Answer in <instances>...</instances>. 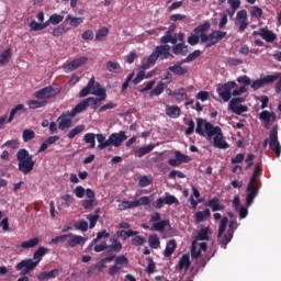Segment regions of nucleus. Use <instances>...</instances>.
Returning <instances> with one entry per match:
<instances>
[{
    "instance_id": "1",
    "label": "nucleus",
    "mask_w": 281,
    "mask_h": 281,
    "mask_svg": "<svg viewBox=\"0 0 281 281\" xmlns=\"http://www.w3.org/2000/svg\"><path fill=\"white\" fill-rule=\"evenodd\" d=\"M91 93L92 95H97L98 99L93 97L87 98ZM80 98L85 99L87 106H92V109H98L100 106V102H104L106 100V90L100 86V82H95V77H92L87 86L80 90Z\"/></svg>"
},
{
    "instance_id": "2",
    "label": "nucleus",
    "mask_w": 281,
    "mask_h": 281,
    "mask_svg": "<svg viewBox=\"0 0 281 281\" xmlns=\"http://www.w3.org/2000/svg\"><path fill=\"white\" fill-rule=\"evenodd\" d=\"M258 172H262V162H258L255 166L252 176L248 182L246 192V205L247 207H251L254 205V200L258 196V192L260 190V175Z\"/></svg>"
},
{
    "instance_id": "3",
    "label": "nucleus",
    "mask_w": 281,
    "mask_h": 281,
    "mask_svg": "<svg viewBox=\"0 0 281 281\" xmlns=\"http://www.w3.org/2000/svg\"><path fill=\"white\" fill-rule=\"evenodd\" d=\"M227 223L228 224V229H227ZM227 229V231H226ZM238 229V223L236 221H231L227 217H223L220 222L218 226V233H217V238H220V245H222L223 249H227V245L232 243V238H234V232ZM226 231V233H225ZM224 234V236H223Z\"/></svg>"
},
{
    "instance_id": "4",
    "label": "nucleus",
    "mask_w": 281,
    "mask_h": 281,
    "mask_svg": "<svg viewBox=\"0 0 281 281\" xmlns=\"http://www.w3.org/2000/svg\"><path fill=\"white\" fill-rule=\"evenodd\" d=\"M205 133L209 139L213 138L214 148H220V150H227L229 144L225 140L223 135V130L220 126H214L212 123H205Z\"/></svg>"
},
{
    "instance_id": "5",
    "label": "nucleus",
    "mask_w": 281,
    "mask_h": 281,
    "mask_svg": "<svg viewBox=\"0 0 281 281\" xmlns=\"http://www.w3.org/2000/svg\"><path fill=\"white\" fill-rule=\"evenodd\" d=\"M18 161V170L22 175H30L32 170H34V166H36V161L34 160V156L30 154V151L25 148H21L15 154Z\"/></svg>"
},
{
    "instance_id": "6",
    "label": "nucleus",
    "mask_w": 281,
    "mask_h": 281,
    "mask_svg": "<svg viewBox=\"0 0 281 281\" xmlns=\"http://www.w3.org/2000/svg\"><path fill=\"white\" fill-rule=\"evenodd\" d=\"M170 45H159L156 46L153 53L149 55L147 61L142 65L143 71H146V69H150L157 63V59L161 60H168V58H175L172 54H170Z\"/></svg>"
},
{
    "instance_id": "7",
    "label": "nucleus",
    "mask_w": 281,
    "mask_h": 281,
    "mask_svg": "<svg viewBox=\"0 0 281 281\" xmlns=\"http://www.w3.org/2000/svg\"><path fill=\"white\" fill-rule=\"evenodd\" d=\"M60 91H63L60 85H50L35 91L33 98H36V100H52V98H56Z\"/></svg>"
},
{
    "instance_id": "8",
    "label": "nucleus",
    "mask_w": 281,
    "mask_h": 281,
    "mask_svg": "<svg viewBox=\"0 0 281 281\" xmlns=\"http://www.w3.org/2000/svg\"><path fill=\"white\" fill-rule=\"evenodd\" d=\"M227 36V32L213 31L211 34H200L201 43H206L205 47H214L217 43H221L223 38Z\"/></svg>"
},
{
    "instance_id": "9",
    "label": "nucleus",
    "mask_w": 281,
    "mask_h": 281,
    "mask_svg": "<svg viewBox=\"0 0 281 281\" xmlns=\"http://www.w3.org/2000/svg\"><path fill=\"white\" fill-rule=\"evenodd\" d=\"M269 148L274 153L276 157H280L281 155V145L280 140H278V125L273 126L269 133Z\"/></svg>"
},
{
    "instance_id": "10",
    "label": "nucleus",
    "mask_w": 281,
    "mask_h": 281,
    "mask_svg": "<svg viewBox=\"0 0 281 281\" xmlns=\"http://www.w3.org/2000/svg\"><path fill=\"white\" fill-rule=\"evenodd\" d=\"M236 81H228L217 88V93L224 102H229L232 100V89H236Z\"/></svg>"
},
{
    "instance_id": "11",
    "label": "nucleus",
    "mask_w": 281,
    "mask_h": 281,
    "mask_svg": "<svg viewBox=\"0 0 281 281\" xmlns=\"http://www.w3.org/2000/svg\"><path fill=\"white\" fill-rule=\"evenodd\" d=\"M57 124L59 131H67V128H71V126H74V115H71L69 111L63 112L57 119Z\"/></svg>"
},
{
    "instance_id": "12",
    "label": "nucleus",
    "mask_w": 281,
    "mask_h": 281,
    "mask_svg": "<svg viewBox=\"0 0 281 281\" xmlns=\"http://www.w3.org/2000/svg\"><path fill=\"white\" fill-rule=\"evenodd\" d=\"M36 267V262H34L32 259H23L15 266V270L21 271L20 276H27V273L34 271Z\"/></svg>"
},
{
    "instance_id": "13",
    "label": "nucleus",
    "mask_w": 281,
    "mask_h": 281,
    "mask_svg": "<svg viewBox=\"0 0 281 281\" xmlns=\"http://www.w3.org/2000/svg\"><path fill=\"white\" fill-rule=\"evenodd\" d=\"M243 102H245V98H233L229 102L231 111H233L236 115H243V113H246V111H248L247 105H238L243 104Z\"/></svg>"
},
{
    "instance_id": "14",
    "label": "nucleus",
    "mask_w": 281,
    "mask_h": 281,
    "mask_svg": "<svg viewBox=\"0 0 281 281\" xmlns=\"http://www.w3.org/2000/svg\"><path fill=\"white\" fill-rule=\"evenodd\" d=\"M128 136H126V132L120 131L119 133H112L109 136L110 146H114V148H120L123 142H126Z\"/></svg>"
},
{
    "instance_id": "15",
    "label": "nucleus",
    "mask_w": 281,
    "mask_h": 281,
    "mask_svg": "<svg viewBox=\"0 0 281 281\" xmlns=\"http://www.w3.org/2000/svg\"><path fill=\"white\" fill-rule=\"evenodd\" d=\"M278 78H280V75H268L261 79H257L251 83V89H254V91H258V89H261V87H265V85L276 82Z\"/></svg>"
},
{
    "instance_id": "16",
    "label": "nucleus",
    "mask_w": 281,
    "mask_h": 281,
    "mask_svg": "<svg viewBox=\"0 0 281 281\" xmlns=\"http://www.w3.org/2000/svg\"><path fill=\"white\" fill-rule=\"evenodd\" d=\"M86 196L88 200L81 202L83 210H91L94 205H98V203H95V192L93 190L87 189Z\"/></svg>"
},
{
    "instance_id": "17",
    "label": "nucleus",
    "mask_w": 281,
    "mask_h": 281,
    "mask_svg": "<svg viewBox=\"0 0 281 281\" xmlns=\"http://www.w3.org/2000/svg\"><path fill=\"white\" fill-rule=\"evenodd\" d=\"M88 58L87 57H79L70 63H68L64 69L66 74H69L70 71H76L79 67H82L87 63Z\"/></svg>"
},
{
    "instance_id": "18",
    "label": "nucleus",
    "mask_w": 281,
    "mask_h": 281,
    "mask_svg": "<svg viewBox=\"0 0 281 281\" xmlns=\"http://www.w3.org/2000/svg\"><path fill=\"white\" fill-rule=\"evenodd\" d=\"M87 243V238L80 236V235H74L71 234L70 238H67V243L65 244L66 248H71L77 247V245H85Z\"/></svg>"
},
{
    "instance_id": "19",
    "label": "nucleus",
    "mask_w": 281,
    "mask_h": 281,
    "mask_svg": "<svg viewBox=\"0 0 281 281\" xmlns=\"http://www.w3.org/2000/svg\"><path fill=\"white\" fill-rule=\"evenodd\" d=\"M63 270L60 269H53L50 271H43L40 272L37 276V280L38 281H47V280H54V278H58V276H60Z\"/></svg>"
},
{
    "instance_id": "20",
    "label": "nucleus",
    "mask_w": 281,
    "mask_h": 281,
    "mask_svg": "<svg viewBox=\"0 0 281 281\" xmlns=\"http://www.w3.org/2000/svg\"><path fill=\"white\" fill-rule=\"evenodd\" d=\"M259 120H260L261 122H263L265 128H269V124H271V120H272V122H276V120H277L276 112H269V111H267V110H263V111L259 114Z\"/></svg>"
},
{
    "instance_id": "21",
    "label": "nucleus",
    "mask_w": 281,
    "mask_h": 281,
    "mask_svg": "<svg viewBox=\"0 0 281 281\" xmlns=\"http://www.w3.org/2000/svg\"><path fill=\"white\" fill-rule=\"evenodd\" d=\"M140 205H150V198L142 196L135 201H127L128 210H133L134 207H139Z\"/></svg>"
},
{
    "instance_id": "22",
    "label": "nucleus",
    "mask_w": 281,
    "mask_h": 281,
    "mask_svg": "<svg viewBox=\"0 0 281 281\" xmlns=\"http://www.w3.org/2000/svg\"><path fill=\"white\" fill-rule=\"evenodd\" d=\"M166 115L171 117L172 120H177V117L181 116V108L177 105H167L166 106Z\"/></svg>"
},
{
    "instance_id": "23",
    "label": "nucleus",
    "mask_w": 281,
    "mask_h": 281,
    "mask_svg": "<svg viewBox=\"0 0 281 281\" xmlns=\"http://www.w3.org/2000/svg\"><path fill=\"white\" fill-rule=\"evenodd\" d=\"M207 207H211L212 212H223L225 210V205L221 203V200L217 198H213L207 201Z\"/></svg>"
},
{
    "instance_id": "24",
    "label": "nucleus",
    "mask_w": 281,
    "mask_h": 281,
    "mask_svg": "<svg viewBox=\"0 0 281 281\" xmlns=\"http://www.w3.org/2000/svg\"><path fill=\"white\" fill-rule=\"evenodd\" d=\"M47 251H49V249L41 246L38 249L34 251L32 261L35 262L38 267V263L41 262V260H43V256H45Z\"/></svg>"
},
{
    "instance_id": "25",
    "label": "nucleus",
    "mask_w": 281,
    "mask_h": 281,
    "mask_svg": "<svg viewBox=\"0 0 281 281\" xmlns=\"http://www.w3.org/2000/svg\"><path fill=\"white\" fill-rule=\"evenodd\" d=\"M61 202L58 205L59 210H65L67 207H69V205H71V203H76V199H74V196H71V194H65L60 196Z\"/></svg>"
},
{
    "instance_id": "26",
    "label": "nucleus",
    "mask_w": 281,
    "mask_h": 281,
    "mask_svg": "<svg viewBox=\"0 0 281 281\" xmlns=\"http://www.w3.org/2000/svg\"><path fill=\"white\" fill-rule=\"evenodd\" d=\"M21 113H25V105L20 103L10 111L8 123L10 124L12 120H14L16 115H21Z\"/></svg>"
},
{
    "instance_id": "27",
    "label": "nucleus",
    "mask_w": 281,
    "mask_h": 281,
    "mask_svg": "<svg viewBox=\"0 0 281 281\" xmlns=\"http://www.w3.org/2000/svg\"><path fill=\"white\" fill-rule=\"evenodd\" d=\"M176 250H177V240L170 239L167 243L166 249L164 251L165 258H170V256H172V254H175Z\"/></svg>"
},
{
    "instance_id": "28",
    "label": "nucleus",
    "mask_w": 281,
    "mask_h": 281,
    "mask_svg": "<svg viewBox=\"0 0 281 281\" xmlns=\"http://www.w3.org/2000/svg\"><path fill=\"white\" fill-rule=\"evenodd\" d=\"M100 218V209H95L94 214H88L87 221H89V228L93 229L95 225H98V221Z\"/></svg>"
},
{
    "instance_id": "29",
    "label": "nucleus",
    "mask_w": 281,
    "mask_h": 281,
    "mask_svg": "<svg viewBox=\"0 0 281 281\" xmlns=\"http://www.w3.org/2000/svg\"><path fill=\"white\" fill-rule=\"evenodd\" d=\"M261 38L267 41V43H273V41L278 40V35H276L273 31H269L268 29L262 27Z\"/></svg>"
},
{
    "instance_id": "30",
    "label": "nucleus",
    "mask_w": 281,
    "mask_h": 281,
    "mask_svg": "<svg viewBox=\"0 0 281 281\" xmlns=\"http://www.w3.org/2000/svg\"><path fill=\"white\" fill-rule=\"evenodd\" d=\"M209 122H205L203 119H196V127H195V133L198 135H201V137H205L207 133L205 132V124Z\"/></svg>"
},
{
    "instance_id": "31",
    "label": "nucleus",
    "mask_w": 281,
    "mask_h": 281,
    "mask_svg": "<svg viewBox=\"0 0 281 281\" xmlns=\"http://www.w3.org/2000/svg\"><path fill=\"white\" fill-rule=\"evenodd\" d=\"M169 71H172L175 76H186L189 72L187 67L180 66L179 64H175L169 67Z\"/></svg>"
},
{
    "instance_id": "32",
    "label": "nucleus",
    "mask_w": 281,
    "mask_h": 281,
    "mask_svg": "<svg viewBox=\"0 0 281 281\" xmlns=\"http://www.w3.org/2000/svg\"><path fill=\"white\" fill-rule=\"evenodd\" d=\"M38 243H41V239L38 237H34L26 241H22L20 247L22 249H34V247H37Z\"/></svg>"
},
{
    "instance_id": "33",
    "label": "nucleus",
    "mask_w": 281,
    "mask_h": 281,
    "mask_svg": "<svg viewBox=\"0 0 281 281\" xmlns=\"http://www.w3.org/2000/svg\"><path fill=\"white\" fill-rule=\"evenodd\" d=\"M166 227H170V220H164L158 223H154L151 229L154 232H166Z\"/></svg>"
},
{
    "instance_id": "34",
    "label": "nucleus",
    "mask_w": 281,
    "mask_h": 281,
    "mask_svg": "<svg viewBox=\"0 0 281 281\" xmlns=\"http://www.w3.org/2000/svg\"><path fill=\"white\" fill-rule=\"evenodd\" d=\"M97 142L99 143L98 149L99 150H104V148H109L110 142L109 138L106 139V136L104 134H97Z\"/></svg>"
},
{
    "instance_id": "35",
    "label": "nucleus",
    "mask_w": 281,
    "mask_h": 281,
    "mask_svg": "<svg viewBox=\"0 0 281 281\" xmlns=\"http://www.w3.org/2000/svg\"><path fill=\"white\" fill-rule=\"evenodd\" d=\"M10 58H12V49L8 48L0 54V67H3V65H8V63H10Z\"/></svg>"
},
{
    "instance_id": "36",
    "label": "nucleus",
    "mask_w": 281,
    "mask_h": 281,
    "mask_svg": "<svg viewBox=\"0 0 281 281\" xmlns=\"http://www.w3.org/2000/svg\"><path fill=\"white\" fill-rule=\"evenodd\" d=\"M210 227L201 228L200 232L195 236V240L193 243H196V240H210Z\"/></svg>"
},
{
    "instance_id": "37",
    "label": "nucleus",
    "mask_w": 281,
    "mask_h": 281,
    "mask_svg": "<svg viewBox=\"0 0 281 281\" xmlns=\"http://www.w3.org/2000/svg\"><path fill=\"white\" fill-rule=\"evenodd\" d=\"M137 234H139V232L133 231V229H128V231L121 229L116 232V236L119 238H124V240H126V238H131V236H137Z\"/></svg>"
},
{
    "instance_id": "38",
    "label": "nucleus",
    "mask_w": 281,
    "mask_h": 281,
    "mask_svg": "<svg viewBox=\"0 0 281 281\" xmlns=\"http://www.w3.org/2000/svg\"><path fill=\"white\" fill-rule=\"evenodd\" d=\"M190 265H192L190 261V255H183L179 260V269H186V271H188V269H190Z\"/></svg>"
},
{
    "instance_id": "39",
    "label": "nucleus",
    "mask_w": 281,
    "mask_h": 281,
    "mask_svg": "<svg viewBox=\"0 0 281 281\" xmlns=\"http://www.w3.org/2000/svg\"><path fill=\"white\" fill-rule=\"evenodd\" d=\"M106 69L110 71V74H119L122 69V66L117 61H106Z\"/></svg>"
},
{
    "instance_id": "40",
    "label": "nucleus",
    "mask_w": 281,
    "mask_h": 281,
    "mask_svg": "<svg viewBox=\"0 0 281 281\" xmlns=\"http://www.w3.org/2000/svg\"><path fill=\"white\" fill-rule=\"evenodd\" d=\"M172 52L176 54V56H179V54H181V56H186L188 54V46L183 45L182 43L176 44L172 47Z\"/></svg>"
},
{
    "instance_id": "41",
    "label": "nucleus",
    "mask_w": 281,
    "mask_h": 281,
    "mask_svg": "<svg viewBox=\"0 0 281 281\" xmlns=\"http://www.w3.org/2000/svg\"><path fill=\"white\" fill-rule=\"evenodd\" d=\"M87 102L83 100L80 103H78L69 113L72 115V117H76L78 113H82L87 109Z\"/></svg>"
},
{
    "instance_id": "42",
    "label": "nucleus",
    "mask_w": 281,
    "mask_h": 281,
    "mask_svg": "<svg viewBox=\"0 0 281 281\" xmlns=\"http://www.w3.org/2000/svg\"><path fill=\"white\" fill-rule=\"evenodd\" d=\"M210 209H205L204 211H199L194 214L195 223H203L207 216H210Z\"/></svg>"
},
{
    "instance_id": "43",
    "label": "nucleus",
    "mask_w": 281,
    "mask_h": 281,
    "mask_svg": "<svg viewBox=\"0 0 281 281\" xmlns=\"http://www.w3.org/2000/svg\"><path fill=\"white\" fill-rule=\"evenodd\" d=\"M26 104L30 109H43V106H47V100H43V101L29 100Z\"/></svg>"
},
{
    "instance_id": "44",
    "label": "nucleus",
    "mask_w": 281,
    "mask_h": 281,
    "mask_svg": "<svg viewBox=\"0 0 281 281\" xmlns=\"http://www.w3.org/2000/svg\"><path fill=\"white\" fill-rule=\"evenodd\" d=\"M34 137H36V133L33 130L25 128L22 133V139L25 144H27V142H32Z\"/></svg>"
},
{
    "instance_id": "45",
    "label": "nucleus",
    "mask_w": 281,
    "mask_h": 281,
    "mask_svg": "<svg viewBox=\"0 0 281 281\" xmlns=\"http://www.w3.org/2000/svg\"><path fill=\"white\" fill-rule=\"evenodd\" d=\"M175 98L177 102H183V100L188 98V91L186 90V88L175 90Z\"/></svg>"
},
{
    "instance_id": "46",
    "label": "nucleus",
    "mask_w": 281,
    "mask_h": 281,
    "mask_svg": "<svg viewBox=\"0 0 281 281\" xmlns=\"http://www.w3.org/2000/svg\"><path fill=\"white\" fill-rule=\"evenodd\" d=\"M148 243L151 249H159L161 245V241L159 240V236H157V234L150 235Z\"/></svg>"
},
{
    "instance_id": "47",
    "label": "nucleus",
    "mask_w": 281,
    "mask_h": 281,
    "mask_svg": "<svg viewBox=\"0 0 281 281\" xmlns=\"http://www.w3.org/2000/svg\"><path fill=\"white\" fill-rule=\"evenodd\" d=\"M166 83L162 81L158 82L157 86L150 91L149 95L153 98V95H161L164 93V89H166Z\"/></svg>"
},
{
    "instance_id": "48",
    "label": "nucleus",
    "mask_w": 281,
    "mask_h": 281,
    "mask_svg": "<svg viewBox=\"0 0 281 281\" xmlns=\"http://www.w3.org/2000/svg\"><path fill=\"white\" fill-rule=\"evenodd\" d=\"M155 148V145L150 144L145 147H140L137 149L136 155L137 157L142 158L145 155H148V153H153V149Z\"/></svg>"
},
{
    "instance_id": "49",
    "label": "nucleus",
    "mask_w": 281,
    "mask_h": 281,
    "mask_svg": "<svg viewBox=\"0 0 281 281\" xmlns=\"http://www.w3.org/2000/svg\"><path fill=\"white\" fill-rule=\"evenodd\" d=\"M66 21H69V25L71 27H78L81 23H85V18H74L71 15H67Z\"/></svg>"
},
{
    "instance_id": "50",
    "label": "nucleus",
    "mask_w": 281,
    "mask_h": 281,
    "mask_svg": "<svg viewBox=\"0 0 281 281\" xmlns=\"http://www.w3.org/2000/svg\"><path fill=\"white\" fill-rule=\"evenodd\" d=\"M176 159H178L179 164H190L192 161V158L190 156L182 154L179 150L175 151Z\"/></svg>"
},
{
    "instance_id": "51",
    "label": "nucleus",
    "mask_w": 281,
    "mask_h": 281,
    "mask_svg": "<svg viewBox=\"0 0 281 281\" xmlns=\"http://www.w3.org/2000/svg\"><path fill=\"white\" fill-rule=\"evenodd\" d=\"M106 36H109V30L106 27H102L95 34V42L102 43Z\"/></svg>"
},
{
    "instance_id": "52",
    "label": "nucleus",
    "mask_w": 281,
    "mask_h": 281,
    "mask_svg": "<svg viewBox=\"0 0 281 281\" xmlns=\"http://www.w3.org/2000/svg\"><path fill=\"white\" fill-rule=\"evenodd\" d=\"M85 125H77L75 128H72L68 134H67V138L68 139H74V137H76V135H80V133H82L85 131Z\"/></svg>"
},
{
    "instance_id": "53",
    "label": "nucleus",
    "mask_w": 281,
    "mask_h": 281,
    "mask_svg": "<svg viewBox=\"0 0 281 281\" xmlns=\"http://www.w3.org/2000/svg\"><path fill=\"white\" fill-rule=\"evenodd\" d=\"M67 238H71V234L59 235L50 239V245H58V243H67Z\"/></svg>"
},
{
    "instance_id": "54",
    "label": "nucleus",
    "mask_w": 281,
    "mask_h": 281,
    "mask_svg": "<svg viewBox=\"0 0 281 281\" xmlns=\"http://www.w3.org/2000/svg\"><path fill=\"white\" fill-rule=\"evenodd\" d=\"M86 144H90V148H95V134L88 133L83 136Z\"/></svg>"
},
{
    "instance_id": "55",
    "label": "nucleus",
    "mask_w": 281,
    "mask_h": 281,
    "mask_svg": "<svg viewBox=\"0 0 281 281\" xmlns=\"http://www.w3.org/2000/svg\"><path fill=\"white\" fill-rule=\"evenodd\" d=\"M114 265L116 267H126L128 265V258L124 255H120L115 258Z\"/></svg>"
},
{
    "instance_id": "56",
    "label": "nucleus",
    "mask_w": 281,
    "mask_h": 281,
    "mask_svg": "<svg viewBox=\"0 0 281 281\" xmlns=\"http://www.w3.org/2000/svg\"><path fill=\"white\" fill-rule=\"evenodd\" d=\"M165 205H179V200L177 196L166 193Z\"/></svg>"
},
{
    "instance_id": "57",
    "label": "nucleus",
    "mask_w": 281,
    "mask_h": 281,
    "mask_svg": "<svg viewBox=\"0 0 281 281\" xmlns=\"http://www.w3.org/2000/svg\"><path fill=\"white\" fill-rule=\"evenodd\" d=\"M109 251H115V254H120V251H122V243L117 239H113L112 245H109Z\"/></svg>"
},
{
    "instance_id": "58",
    "label": "nucleus",
    "mask_w": 281,
    "mask_h": 281,
    "mask_svg": "<svg viewBox=\"0 0 281 281\" xmlns=\"http://www.w3.org/2000/svg\"><path fill=\"white\" fill-rule=\"evenodd\" d=\"M64 19H65V16H63L58 13H55V14L49 16L50 25H58V24L63 23Z\"/></svg>"
},
{
    "instance_id": "59",
    "label": "nucleus",
    "mask_w": 281,
    "mask_h": 281,
    "mask_svg": "<svg viewBox=\"0 0 281 281\" xmlns=\"http://www.w3.org/2000/svg\"><path fill=\"white\" fill-rule=\"evenodd\" d=\"M144 243H146V238L143 236L134 235V237L132 238V245H134L135 247H142Z\"/></svg>"
},
{
    "instance_id": "60",
    "label": "nucleus",
    "mask_w": 281,
    "mask_h": 281,
    "mask_svg": "<svg viewBox=\"0 0 281 281\" xmlns=\"http://www.w3.org/2000/svg\"><path fill=\"white\" fill-rule=\"evenodd\" d=\"M210 29V22H204L203 24H200L198 27L194 29L195 34H205L207 30Z\"/></svg>"
},
{
    "instance_id": "61",
    "label": "nucleus",
    "mask_w": 281,
    "mask_h": 281,
    "mask_svg": "<svg viewBox=\"0 0 281 281\" xmlns=\"http://www.w3.org/2000/svg\"><path fill=\"white\" fill-rule=\"evenodd\" d=\"M21 145L19 144V140L16 139H12V140H7L3 145H2V148H12L13 150H16L19 149Z\"/></svg>"
},
{
    "instance_id": "62",
    "label": "nucleus",
    "mask_w": 281,
    "mask_h": 281,
    "mask_svg": "<svg viewBox=\"0 0 281 281\" xmlns=\"http://www.w3.org/2000/svg\"><path fill=\"white\" fill-rule=\"evenodd\" d=\"M74 194L75 196H77V199H85V194H87V190H85L82 186H78L75 188Z\"/></svg>"
},
{
    "instance_id": "63",
    "label": "nucleus",
    "mask_w": 281,
    "mask_h": 281,
    "mask_svg": "<svg viewBox=\"0 0 281 281\" xmlns=\"http://www.w3.org/2000/svg\"><path fill=\"white\" fill-rule=\"evenodd\" d=\"M76 229H80V232H87L89 229V223L85 220L79 221L75 224Z\"/></svg>"
},
{
    "instance_id": "64",
    "label": "nucleus",
    "mask_w": 281,
    "mask_h": 281,
    "mask_svg": "<svg viewBox=\"0 0 281 281\" xmlns=\"http://www.w3.org/2000/svg\"><path fill=\"white\" fill-rule=\"evenodd\" d=\"M250 15L254 16L255 19H261L262 10L260 9V7L255 5L250 11Z\"/></svg>"
}]
</instances>
